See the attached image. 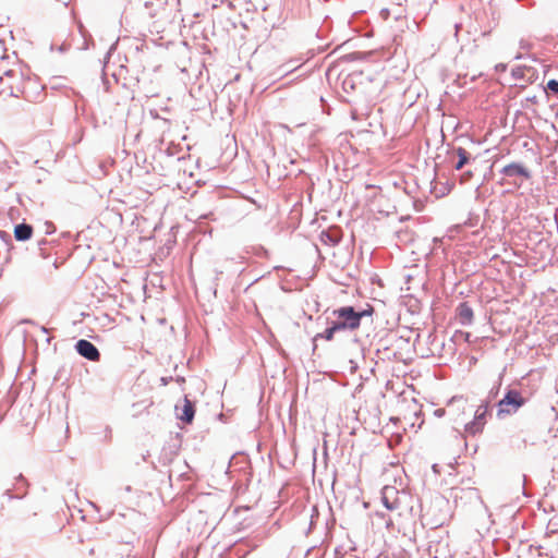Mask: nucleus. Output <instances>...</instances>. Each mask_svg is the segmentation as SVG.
I'll return each mask as SVG.
<instances>
[{"label":"nucleus","instance_id":"obj_1","mask_svg":"<svg viewBox=\"0 0 558 558\" xmlns=\"http://www.w3.org/2000/svg\"><path fill=\"white\" fill-rule=\"evenodd\" d=\"M527 400L529 398L521 390L508 387L504 397L496 403V417L505 420L517 414Z\"/></svg>","mask_w":558,"mask_h":558},{"label":"nucleus","instance_id":"obj_2","mask_svg":"<svg viewBox=\"0 0 558 558\" xmlns=\"http://www.w3.org/2000/svg\"><path fill=\"white\" fill-rule=\"evenodd\" d=\"M332 315L335 320L331 324L336 327L337 331H353L361 326V315H356L353 306H342L333 310Z\"/></svg>","mask_w":558,"mask_h":558},{"label":"nucleus","instance_id":"obj_3","mask_svg":"<svg viewBox=\"0 0 558 558\" xmlns=\"http://www.w3.org/2000/svg\"><path fill=\"white\" fill-rule=\"evenodd\" d=\"M489 402L483 401L475 410L474 418L465 424L464 430L468 435L475 436L481 434L484 429V426L487 422V416L489 415Z\"/></svg>","mask_w":558,"mask_h":558},{"label":"nucleus","instance_id":"obj_4","mask_svg":"<svg viewBox=\"0 0 558 558\" xmlns=\"http://www.w3.org/2000/svg\"><path fill=\"white\" fill-rule=\"evenodd\" d=\"M500 173L505 178L509 179V182L515 185L517 187H520L522 185L523 180L531 179L530 170L520 162H511L509 165H506L500 170Z\"/></svg>","mask_w":558,"mask_h":558},{"label":"nucleus","instance_id":"obj_5","mask_svg":"<svg viewBox=\"0 0 558 558\" xmlns=\"http://www.w3.org/2000/svg\"><path fill=\"white\" fill-rule=\"evenodd\" d=\"M76 352L92 362H98L100 360V352L95 344L90 341L81 339L75 344Z\"/></svg>","mask_w":558,"mask_h":558},{"label":"nucleus","instance_id":"obj_6","mask_svg":"<svg viewBox=\"0 0 558 558\" xmlns=\"http://www.w3.org/2000/svg\"><path fill=\"white\" fill-rule=\"evenodd\" d=\"M383 505L390 511L400 508L399 490L393 486H385L381 490Z\"/></svg>","mask_w":558,"mask_h":558},{"label":"nucleus","instance_id":"obj_7","mask_svg":"<svg viewBox=\"0 0 558 558\" xmlns=\"http://www.w3.org/2000/svg\"><path fill=\"white\" fill-rule=\"evenodd\" d=\"M21 74L14 70H8L3 73V75L0 76V82L7 86L9 89V94L11 96L17 97L19 96V85L11 82L14 80L16 83L20 82Z\"/></svg>","mask_w":558,"mask_h":558},{"label":"nucleus","instance_id":"obj_8","mask_svg":"<svg viewBox=\"0 0 558 558\" xmlns=\"http://www.w3.org/2000/svg\"><path fill=\"white\" fill-rule=\"evenodd\" d=\"M457 318L462 326H470L473 323V310L468 302H462L457 307Z\"/></svg>","mask_w":558,"mask_h":558},{"label":"nucleus","instance_id":"obj_9","mask_svg":"<svg viewBox=\"0 0 558 558\" xmlns=\"http://www.w3.org/2000/svg\"><path fill=\"white\" fill-rule=\"evenodd\" d=\"M453 155L458 158L453 163V168L456 170H461L465 165H468L471 160H475L472 158L471 153L462 147H458L453 149Z\"/></svg>","mask_w":558,"mask_h":558},{"label":"nucleus","instance_id":"obj_10","mask_svg":"<svg viewBox=\"0 0 558 558\" xmlns=\"http://www.w3.org/2000/svg\"><path fill=\"white\" fill-rule=\"evenodd\" d=\"M183 407H182V412L181 413H178V417L183 422V423H192L193 418H194V415H195V407H194V403L187 399V397H184V400H183Z\"/></svg>","mask_w":558,"mask_h":558},{"label":"nucleus","instance_id":"obj_11","mask_svg":"<svg viewBox=\"0 0 558 558\" xmlns=\"http://www.w3.org/2000/svg\"><path fill=\"white\" fill-rule=\"evenodd\" d=\"M33 228L27 223H19L14 228V236L17 241H27L32 238Z\"/></svg>","mask_w":558,"mask_h":558},{"label":"nucleus","instance_id":"obj_12","mask_svg":"<svg viewBox=\"0 0 558 558\" xmlns=\"http://www.w3.org/2000/svg\"><path fill=\"white\" fill-rule=\"evenodd\" d=\"M505 374H506V367H504L501 369V372L498 375V379H497L496 384L488 391L486 401L490 402V400H494L497 398L500 387L502 385V379H504Z\"/></svg>","mask_w":558,"mask_h":558},{"label":"nucleus","instance_id":"obj_13","mask_svg":"<svg viewBox=\"0 0 558 558\" xmlns=\"http://www.w3.org/2000/svg\"><path fill=\"white\" fill-rule=\"evenodd\" d=\"M320 240L328 245L335 246L340 242L338 232L323 231L320 233Z\"/></svg>","mask_w":558,"mask_h":558},{"label":"nucleus","instance_id":"obj_14","mask_svg":"<svg viewBox=\"0 0 558 558\" xmlns=\"http://www.w3.org/2000/svg\"><path fill=\"white\" fill-rule=\"evenodd\" d=\"M338 332L336 327L331 324L328 328L325 329L324 332L317 333L314 337V342H316L318 339H325L327 341H331L335 337V333Z\"/></svg>","mask_w":558,"mask_h":558},{"label":"nucleus","instance_id":"obj_15","mask_svg":"<svg viewBox=\"0 0 558 558\" xmlns=\"http://www.w3.org/2000/svg\"><path fill=\"white\" fill-rule=\"evenodd\" d=\"M545 89L558 95V81H556V80L548 81Z\"/></svg>","mask_w":558,"mask_h":558},{"label":"nucleus","instance_id":"obj_16","mask_svg":"<svg viewBox=\"0 0 558 558\" xmlns=\"http://www.w3.org/2000/svg\"><path fill=\"white\" fill-rule=\"evenodd\" d=\"M472 177H473L472 171H470V170L464 171L460 175V182L461 183H468L471 180Z\"/></svg>","mask_w":558,"mask_h":558},{"label":"nucleus","instance_id":"obj_17","mask_svg":"<svg viewBox=\"0 0 558 558\" xmlns=\"http://www.w3.org/2000/svg\"><path fill=\"white\" fill-rule=\"evenodd\" d=\"M45 227H46V230H45L46 234H52L53 232H56V227H54V225L52 222L47 221L45 223Z\"/></svg>","mask_w":558,"mask_h":558},{"label":"nucleus","instance_id":"obj_18","mask_svg":"<svg viewBox=\"0 0 558 558\" xmlns=\"http://www.w3.org/2000/svg\"><path fill=\"white\" fill-rule=\"evenodd\" d=\"M372 310L356 311V315H361V319L372 314Z\"/></svg>","mask_w":558,"mask_h":558},{"label":"nucleus","instance_id":"obj_19","mask_svg":"<svg viewBox=\"0 0 558 558\" xmlns=\"http://www.w3.org/2000/svg\"><path fill=\"white\" fill-rule=\"evenodd\" d=\"M171 380H172L171 376H169V377H161L160 378V381H161L162 386H167Z\"/></svg>","mask_w":558,"mask_h":558},{"label":"nucleus","instance_id":"obj_20","mask_svg":"<svg viewBox=\"0 0 558 558\" xmlns=\"http://www.w3.org/2000/svg\"><path fill=\"white\" fill-rule=\"evenodd\" d=\"M441 412H442V410H437V411H436V414H437V415H440V413H441Z\"/></svg>","mask_w":558,"mask_h":558}]
</instances>
